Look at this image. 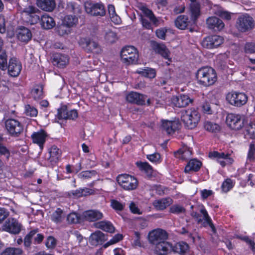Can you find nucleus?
Here are the masks:
<instances>
[{
	"label": "nucleus",
	"instance_id": "nucleus-3",
	"mask_svg": "<svg viewBox=\"0 0 255 255\" xmlns=\"http://www.w3.org/2000/svg\"><path fill=\"white\" fill-rule=\"evenodd\" d=\"M191 216L194 218L197 224H201L202 226L205 228L209 226L211 228L213 234H215L217 233L216 228L204 206H203L201 208L199 212L196 211L192 212Z\"/></svg>",
	"mask_w": 255,
	"mask_h": 255
},
{
	"label": "nucleus",
	"instance_id": "nucleus-4",
	"mask_svg": "<svg viewBox=\"0 0 255 255\" xmlns=\"http://www.w3.org/2000/svg\"><path fill=\"white\" fill-rule=\"evenodd\" d=\"M119 186L126 191L135 190L138 186V180L134 176L127 173L119 174L116 178Z\"/></svg>",
	"mask_w": 255,
	"mask_h": 255
},
{
	"label": "nucleus",
	"instance_id": "nucleus-43",
	"mask_svg": "<svg viewBox=\"0 0 255 255\" xmlns=\"http://www.w3.org/2000/svg\"><path fill=\"white\" fill-rule=\"evenodd\" d=\"M204 127L205 130L212 133L219 132L221 130V127L218 124L209 121L204 123Z\"/></svg>",
	"mask_w": 255,
	"mask_h": 255
},
{
	"label": "nucleus",
	"instance_id": "nucleus-60",
	"mask_svg": "<svg viewBox=\"0 0 255 255\" xmlns=\"http://www.w3.org/2000/svg\"><path fill=\"white\" fill-rule=\"evenodd\" d=\"M255 145L253 143H251L249 146V149L248 152L247 158L250 161H254L255 159Z\"/></svg>",
	"mask_w": 255,
	"mask_h": 255
},
{
	"label": "nucleus",
	"instance_id": "nucleus-1",
	"mask_svg": "<svg viewBox=\"0 0 255 255\" xmlns=\"http://www.w3.org/2000/svg\"><path fill=\"white\" fill-rule=\"evenodd\" d=\"M196 76L198 83L206 87L213 85L217 79L215 69L211 67L200 68L197 71Z\"/></svg>",
	"mask_w": 255,
	"mask_h": 255
},
{
	"label": "nucleus",
	"instance_id": "nucleus-57",
	"mask_svg": "<svg viewBox=\"0 0 255 255\" xmlns=\"http://www.w3.org/2000/svg\"><path fill=\"white\" fill-rule=\"evenodd\" d=\"M81 163L79 162L78 163V166L77 167H74L71 165L68 164L66 166L65 169L66 171V173L71 174L73 173H77L79 172L81 169Z\"/></svg>",
	"mask_w": 255,
	"mask_h": 255
},
{
	"label": "nucleus",
	"instance_id": "nucleus-35",
	"mask_svg": "<svg viewBox=\"0 0 255 255\" xmlns=\"http://www.w3.org/2000/svg\"><path fill=\"white\" fill-rule=\"evenodd\" d=\"M87 12L93 16H104L106 13V10L103 4L96 3L91 5Z\"/></svg>",
	"mask_w": 255,
	"mask_h": 255
},
{
	"label": "nucleus",
	"instance_id": "nucleus-49",
	"mask_svg": "<svg viewBox=\"0 0 255 255\" xmlns=\"http://www.w3.org/2000/svg\"><path fill=\"white\" fill-rule=\"evenodd\" d=\"M3 139L2 136L0 135V156H4L6 159L8 160L10 152L9 149L2 143Z\"/></svg>",
	"mask_w": 255,
	"mask_h": 255
},
{
	"label": "nucleus",
	"instance_id": "nucleus-38",
	"mask_svg": "<svg viewBox=\"0 0 255 255\" xmlns=\"http://www.w3.org/2000/svg\"><path fill=\"white\" fill-rule=\"evenodd\" d=\"M30 93L35 100L42 99L44 97L43 85L41 84L34 85L31 90Z\"/></svg>",
	"mask_w": 255,
	"mask_h": 255
},
{
	"label": "nucleus",
	"instance_id": "nucleus-21",
	"mask_svg": "<svg viewBox=\"0 0 255 255\" xmlns=\"http://www.w3.org/2000/svg\"><path fill=\"white\" fill-rule=\"evenodd\" d=\"M48 136L47 132L43 129H40L36 132H33L31 138L33 143L37 144L40 149L42 150Z\"/></svg>",
	"mask_w": 255,
	"mask_h": 255
},
{
	"label": "nucleus",
	"instance_id": "nucleus-30",
	"mask_svg": "<svg viewBox=\"0 0 255 255\" xmlns=\"http://www.w3.org/2000/svg\"><path fill=\"white\" fill-rule=\"evenodd\" d=\"M172 243L167 242H162L156 244L155 248V253L158 255H167L170 252Z\"/></svg>",
	"mask_w": 255,
	"mask_h": 255
},
{
	"label": "nucleus",
	"instance_id": "nucleus-64",
	"mask_svg": "<svg viewBox=\"0 0 255 255\" xmlns=\"http://www.w3.org/2000/svg\"><path fill=\"white\" fill-rule=\"evenodd\" d=\"M9 212L4 208H0V223H1L9 216Z\"/></svg>",
	"mask_w": 255,
	"mask_h": 255
},
{
	"label": "nucleus",
	"instance_id": "nucleus-61",
	"mask_svg": "<svg viewBox=\"0 0 255 255\" xmlns=\"http://www.w3.org/2000/svg\"><path fill=\"white\" fill-rule=\"evenodd\" d=\"M139 19L143 27L147 29H152V24L147 18L145 17L142 15H140Z\"/></svg>",
	"mask_w": 255,
	"mask_h": 255
},
{
	"label": "nucleus",
	"instance_id": "nucleus-14",
	"mask_svg": "<svg viewBox=\"0 0 255 255\" xmlns=\"http://www.w3.org/2000/svg\"><path fill=\"white\" fill-rule=\"evenodd\" d=\"M168 238V234L167 232L159 228L153 230L148 234L149 240L153 244L164 242Z\"/></svg>",
	"mask_w": 255,
	"mask_h": 255
},
{
	"label": "nucleus",
	"instance_id": "nucleus-10",
	"mask_svg": "<svg viewBox=\"0 0 255 255\" xmlns=\"http://www.w3.org/2000/svg\"><path fill=\"white\" fill-rule=\"evenodd\" d=\"M245 121V119L240 114L229 113L226 116V123L231 129L239 130L244 127Z\"/></svg>",
	"mask_w": 255,
	"mask_h": 255
},
{
	"label": "nucleus",
	"instance_id": "nucleus-39",
	"mask_svg": "<svg viewBox=\"0 0 255 255\" xmlns=\"http://www.w3.org/2000/svg\"><path fill=\"white\" fill-rule=\"evenodd\" d=\"M96 226L97 228L110 233H114L115 230L114 226L109 221H102L98 222L96 224Z\"/></svg>",
	"mask_w": 255,
	"mask_h": 255
},
{
	"label": "nucleus",
	"instance_id": "nucleus-5",
	"mask_svg": "<svg viewBox=\"0 0 255 255\" xmlns=\"http://www.w3.org/2000/svg\"><path fill=\"white\" fill-rule=\"evenodd\" d=\"M42 14L37 7L29 5L22 10V18L25 23L34 25L40 22Z\"/></svg>",
	"mask_w": 255,
	"mask_h": 255
},
{
	"label": "nucleus",
	"instance_id": "nucleus-36",
	"mask_svg": "<svg viewBox=\"0 0 255 255\" xmlns=\"http://www.w3.org/2000/svg\"><path fill=\"white\" fill-rule=\"evenodd\" d=\"M49 159L50 162H57L61 157V151L57 146L53 145L49 149Z\"/></svg>",
	"mask_w": 255,
	"mask_h": 255
},
{
	"label": "nucleus",
	"instance_id": "nucleus-22",
	"mask_svg": "<svg viewBox=\"0 0 255 255\" xmlns=\"http://www.w3.org/2000/svg\"><path fill=\"white\" fill-rule=\"evenodd\" d=\"M146 97L136 92H130L127 95L126 100L129 103L142 106L145 104Z\"/></svg>",
	"mask_w": 255,
	"mask_h": 255
},
{
	"label": "nucleus",
	"instance_id": "nucleus-26",
	"mask_svg": "<svg viewBox=\"0 0 255 255\" xmlns=\"http://www.w3.org/2000/svg\"><path fill=\"white\" fill-rule=\"evenodd\" d=\"M206 23L209 29L215 31H220L225 26L223 21L216 16H211L207 18Z\"/></svg>",
	"mask_w": 255,
	"mask_h": 255
},
{
	"label": "nucleus",
	"instance_id": "nucleus-37",
	"mask_svg": "<svg viewBox=\"0 0 255 255\" xmlns=\"http://www.w3.org/2000/svg\"><path fill=\"white\" fill-rule=\"evenodd\" d=\"M192 155V150L190 148L183 147L175 152V156L182 160H187Z\"/></svg>",
	"mask_w": 255,
	"mask_h": 255
},
{
	"label": "nucleus",
	"instance_id": "nucleus-56",
	"mask_svg": "<svg viewBox=\"0 0 255 255\" xmlns=\"http://www.w3.org/2000/svg\"><path fill=\"white\" fill-rule=\"evenodd\" d=\"M105 39L107 42L110 43H113L115 42L117 39V35L116 33L110 31L106 33L105 35Z\"/></svg>",
	"mask_w": 255,
	"mask_h": 255
},
{
	"label": "nucleus",
	"instance_id": "nucleus-23",
	"mask_svg": "<svg viewBox=\"0 0 255 255\" xmlns=\"http://www.w3.org/2000/svg\"><path fill=\"white\" fill-rule=\"evenodd\" d=\"M171 251L174 254L179 255H186L190 252V247L186 242L181 241L172 244Z\"/></svg>",
	"mask_w": 255,
	"mask_h": 255
},
{
	"label": "nucleus",
	"instance_id": "nucleus-34",
	"mask_svg": "<svg viewBox=\"0 0 255 255\" xmlns=\"http://www.w3.org/2000/svg\"><path fill=\"white\" fill-rule=\"evenodd\" d=\"M37 6L43 10L52 11L55 7V0H36Z\"/></svg>",
	"mask_w": 255,
	"mask_h": 255
},
{
	"label": "nucleus",
	"instance_id": "nucleus-42",
	"mask_svg": "<svg viewBox=\"0 0 255 255\" xmlns=\"http://www.w3.org/2000/svg\"><path fill=\"white\" fill-rule=\"evenodd\" d=\"M22 249L15 247H7L0 253V255H22Z\"/></svg>",
	"mask_w": 255,
	"mask_h": 255
},
{
	"label": "nucleus",
	"instance_id": "nucleus-17",
	"mask_svg": "<svg viewBox=\"0 0 255 255\" xmlns=\"http://www.w3.org/2000/svg\"><path fill=\"white\" fill-rule=\"evenodd\" d=\"M7 69L10 76L15 77L20 74L22 69V64L17 58L11 57L9 59Z\"/></svg>",
	"mask_w": 255,
	"mask_h": 255
},
{
	"label": "nucleus",
	"instance_id": "nucleus-46",
	"mask_svg": "<svg viewBox=\"0 0 255 255\" xmlns=\"http://www.w3.org/2000/svg\"><path fill=\"white\" fill-rule=\"evenodd\" d=\"M7 55L5 50L0 52V69L1 71L7 70Z\"/></svg>",
	"mask_w": 255,
	"mask_h": 255
},
{
	"label": "nucleus",
	"instance_id": "nucleus-41",
	"mask_svg": "<svg viewBox=\"0 0 255 255\" xmlns=\"http://www.w3.org/2000/svg\"><path fill=\"white\" fill-rule=\"evenodd\" d=\"M78 17L75 15H67L63 18L62 22L68 26L69 28L76 25L78 23Z\"/></svg>",
	"mask_w": 255,
	"mask_h": 255
},
{
	"label": "nucleus",
	"instance_id": "nucleus-19",
	"mask_svg": "<svg viewBox=\"0 0 255 255\" xmlns=\"http://www.w3.org/2000/svg\"><path fill=\"white\" fill-rule=\"evenodd\" d=\"M135 165L139 171L145 174L147 179L151 180L155 177L153 168L148 162L138 161L136 162Z\"/></svg>",
	"mask_w": 255,
	"mask_h": 255
},
{
	"label": "nucleus",
	"instance_id": "nucleus-31",
	"mask_svg": "<svg viewBox=\"0 0 255 255\" xmlns=\"http://www.w3.org/2000/svg\"><path fill=\"white\" fill-rule=\"evenodd\" d=\"M191 19L195 24L201 15V4L199 2H191L190 4Z\"/></svg>",
	"mask_w": 255,
	"mask_h": 255
},
{
	"label": "nucleus",
	"instance_id": "nucleus-29",
	"mask_svg": "<svg viewBox=\"0 0 255 255\" xmlns=\"http://www.w3.org/2000/svg\"><path fill=\"white\" fill-rule=\"evenodd\" d=\"M83 216L84 219L89 222H95L102 219L103 217V213L96 210L85 211L83 212Z\"/></svg>",
	"mask_w": 255,
	"mask_h": 255
},
{
	"label": "nucleus",
	"instance_id": "nucleus-63",
	"mask_svg": "<svg viewBox=\"0 0 255 255\" xmlns=\"http://www.w3.org/2000/svg\"><path fill=\"white\" fill-rule=\"evenodd\" d=\"M245 51L247 53H255V44L253 42H248L245 46Z\"/></svg>",
	"mask_w": 255,
	"mask_h": 255
},
{
	"label": "nucleus",
	"instance_id": "nucleus-32",
	"mask_svg": "<svg viewBox=\"0 0 255 255\" xmlns=\"http://www.w3.org/2000/svg\"><path fill=\"white\" fill-rule=\"evenodd\" d=\"M202 165V163L200 160L197 159H191L185 166L184 172L186 173L197 172L200 169Z\"/></svg>",
	"mask_w": 255,
	"mask_h": 255
},
{
	"label": "nucleus",
	"instance_id": "nucleus-51",
	"mask_svg": "<svg viewBox=\"0 0 255 255\" xmlns=\"http://www.w3.org/2000/svg\"><path fill=\"white\" fill-rule=\"evenodd\" d=\"M25 113L28 116L36 117L38 115V110L34 107L27 104L25 106Z\"/></svg>",
	"mask_w": 255,
	"mask_h": 255
},
{
	"label": "nucleus",
	"instance_id": "nucleus-6",
	"mask_svg": "<svg viewBox=\"0 0 255 255\" xmlns=\"http://www.w3.org/2000/svg\"><path fill=\"white\" fill-rule=\"evenodd\" d=\"M121 58L126 64H136L138 59V52L133 46H127L122 48L121 51Z\"/></svg>",
	"mask_w": 255,
	"mask_h": 255
},
{
	"label": "nucleus",
	"instance_id": "nucleus-28",
	"mask_svg": "<svg viewBox=\"0 0 255 255\" xmlns=\"http://www.w3.org/2000/svg\"><path fill=\"white\" fill-rule=\"evenodd\" d=\"M90 243L93 246H97L102 245L108 240L107 236L100 231H97L92 233L90 237Z\"/></svg>",
	"mask_w": 255,
	"mask_h": 255
},
{
	"label": "nucleus",
	"instance_id": "nucleus-11",
	"mask_svg": "<svg viewBox=\"0 0 255 255\" xmlns=\"http://www.w3.org/2000/svg\"><path fill=\"white\" fill-rule=\"evenodd\" d=\"M226 100L230 105L241 107L247 103L248 96L243 92L232 91L227 95Z\"/></svg>",
	"mask_w": 255,
	"mask_h": 255
},
{
	"label": "nucleus",
	"instance_id": "nucleus-27",
	"mask_svg": "<svg viewBox=\"0 0 255 255\" xmlns=\"http://www.w3.org/2000/svg\"><path fill=\"white\" fill-rule=\"evenodd\" d=\"M191 21L187 15H180L175 20V26L181 30L189 28L190 31H192V29L189 27Z\"/></svg>",
	"mask_w": 255,
	"mask_h": 255
},
{
	"label": "nucleus",
	"instance_id": "nucleus-59",
	"mask_svg": "<svg viewBox=\"0 0 255 255\" xmlns=\"http://www.w3.org/2000/svg\"><path fill=\"white\" fill-rule=\"evenodd\" d=\"M185 209L182 206L179 205H173L169 209V212L171 213L175 214H179L182 213H184Z\"/></svg>",
	"mask_w": 255,
	"mask_h": 255
},
{
	"label": "nucleus",
	"instance_id": "nucleus-47",
	"mask_svg": "<svg viewBox=\"0 0 255 255\" xmlns=\"http://www.w3.org/2000/svg\"><path fill=\"white\" fill-rule=\"evenodd\" d=\"M170 203L168 201V199L167 198H163L161 200H158L155 201L154 203V206L155 207L159 210H163L166 209L168 206H169Z\"/></svg>",
	"mask_w": 255,
	"mask_h": 255
},
{
	"label": "nucleus",
	"instance_id": "nucleus-9",
	"mask_svg": "<svg viewBox=\"0 0 255 255\" xmlns=\"http://www.w3.org/2000/svg\"><path fill=\"white\" fill-rule=\"evenodd\" d=\"M80 46L88 53L100 54L102 48L98 42L89 37L82 38L80 39Z\"/></svg>",
	"mask_w": 255,
	"mask_h": 255
},
{
	"label": "nucleus",
	"instance_id": "nucleus-50",
	"mask_svg": "<svg viewBox=\"0 0 255 255\" xmlns=\"http://www.w3.org/2000/svg\"><path fill=\"white\" fill-rule=\"evenodd\" d=\"M137 73L144 77L149 78H154L156 76V71L155 69L151 68L142 69L141 71H138Z\"/></svg>",
	"mask_w": 255,
	"mask_h": 255
},
{
	"label": "nucleus",
	"instance_id": "nucleus-24",
	"mask_svg": "<svg viewBox=\"0 0 255 255\" xmlns=\"http://www.w3.org/2000/svg\"><path fill=\"white\" fill-rule=\"evenodd\" d=\"M69 62L68 55L60 53H55L52 55V63L54 66L59 68H64L68 65Z\"/></svg>",
	"mask_w": 255,
	"mask_h": 255
},
{
	"label": "nucleus",
	"instance_id": "nucleus-48",
	"mask_svg": "<svg viewBox=\"0 0 255 255\" xmlns=\"http://www.w3.org/2000/svg\"><path fill=\"white\" fill-rule=\"evenodd\" d=\"M234 186L233 180L229 178L226 179L222 183L221 190L223 192L227 193Z\"/></svg>",
	"mask_w": 255,
	"mask_h": 255
},
{
	"label": "nucleus",
	"instance_id": "nucleus-54",
	"mask_svg": "<svg viewBox=\"0 0 255 255\" xmlns=\"http://www.w3.org/2000/svg\"><path fill=\"white\" fill-rule=\"evenodd\" d=\"M123 236L122 234H117L115 235L112 239H111L109 241L105 244L103 246L104 248H107L109 246L115 244L119 241L123 240Z\"/></svg>",
	"mask_w": 255,
	"mask_h": 255
},
{
	"label": "nucleus",
	"instance_id": "nucleus-55",
	"mask_svg": "<svg viewBox=\"0 0 255 255\" xmlns=\"http://www.w3.org/2000/svg\"><path fill=\"white\" fill-rule=\"evenodd\" d=\"M111 206L117 212L123 211L125 207L124 205L115 199H113L111 200Z\"/></svg>",
	"mask_w": 255,
	"mask_h": 255
},
{
	"label": "nucleus",
	"instance_id": "nucleus-13",
	"mask_svg": "<svg viewBox=\"0 0 255 255\" xmlns=\"http://www.w3.org/2000/svg\"><path fill=\"white\" fill-rule=\"evenodd\" d=\"M224 39L222 36L212 35L205 37L202 42V46L207 49L217 48L223 43Z\"/></svg>",
	"mask_w": 255,
	"mask_h": 255
},
{
	"label": "nucleus",
	"instance_id": "nucleus-15",
	"mask_svg": "<svg viewBox=\"0 0 255 255\" xmlns=\"http://www.w3.org/2000/svg\"><path fill=\"white\" fill-rule=\"evenodd\" d=\"M193 102V99L190 98L188 95L184 94L173 96L171 98V102L173 106L177 108L186 107Z\"/></svg>",
	"mask_w": 255,
	"mask_h": 255
},
{
	"label": "nucleus",
	"instance_id": "nucleus-53",
	"mask_svg": "<svg viewBox=\"0 0 255 255\" xmlns=\"http://www.w3.org/2000/svg\"><path fill=\"white\" fill-rule=\"evenodd\" d=\"M56 29L57 33L60 36L68 34L70 32V28L63 22L61 24L58 25L56 27Z\"/></svg>",
	"mask_w": 255,
	"mask_h": 255
},
{
	"label": "nucleus",
	"instance_id": "nucleus-8",
	"mask_svg": "<svg viewBox=\"0 0 255 255\" xmlns=\"http://www.w3.org/2000/svg\"><path fill=\"white\" fill-rule=\"evenodd\" d=\"M5 127L8 134L14 137L19 136L23 131V124L14 119L6 120L5 122Z\"/></svg>",
	"mask_w": 255,
	"mask_h": 255
},
{
	"label": "nucleus",
	"instance_id": "nucleus-52",
	"mask_svg": "<svg viewBox=\"0 0 255 255\" xmlns=\"http://www.w3.org/2000/svg\"><path fill=\"white\" fill-rule=\"evenodd\" d=\"M146 158L150 162L155 164L160 163L162 161L161 155L158 152L146 155Z\"/></svg>",
	"mask_w": 255,
	"mask_h": 255
},
{
	"label": "nucleus",
	"instance_id": "nucleus-25",
	"mask_svg": "<svg viewBox=\"0 0 255 255\" xmlns=\"http://www.w3.org/2000/svg\"><path fill=\"white\" fill-rule=\"evenodd\" d=\"M17 38L21 42L27 43L32 38V33L30 29L23 26H19L16 30Z\"/></svg>",
	"mask_w": 255,
	"mask_h": 255
},
{
	"label": "nucleus",
	"instance_id": "nucleus-12",
	"mask_svg": "<svg viewBox=\"0 0 255 255\" xmlns=\"http://www.w3.org/2000/svg\"><path fill=\"white\" fill-rule=\"evenodd\" d=\"M78 116L77 110L75 109L68 110L67 106L63 105L57 110L56 117L59 120H75Z\"/></svg>",
	"mask_w": 255,
	"mask_h": 255
},
{
	"label": "nucleus",
	"instance_id": "nucleus-62",
	"mask_svg": "<svg viewBox=\"0 0 255 255\" xmlns=\"http://www.w3.org/2000/svg\"><path fill=\"white\" fill-rule=\"evenodd\" d=\"M96 173L97 172L95 170H86L81 172L80 175L84 178L89 179L95 176Z\"/></svg>",
	"mask_w": 255,
	"mask_h": 255
},
{
	"label": "nucleus",
	"instance_id": "nucleus-40",
	"mask_svg": "<svg viewBox=\"0 0 255 255\" xmlns=\"http://www.w3.org/2000/svg\"><path fill=\"white\" fill-rule=\"evenodd\" d=\"M65 218V215L62 209L57 208L51 215V221L56 224H59L62 222Z\"/></svg>",
	"mask_w": 255,
	"mask_h": 255
},
{
	"label": "nucleus",
	"instance_id": "nucleus-20",
	"mask_svg": "<svg viewBox=\"0 0 255 255\" xmlns=\"http://www.w3.org/2000/svg\"><path fill=\"white\" fill-rule=\"evenodd\" d=\"M180 126L181 124L178 121L161 120V128L169 134L174 133L176 130L180 128Z\"/></svg>",
	"mask_w": 255,
	"mask_h": 255
},
{
	"label": "nucleus",
	"instance_id": "nucleus-2",
	"mask_svg": "<svg viewBox=\"0 0 255 255\" xmlns=\"http://www.w3.org/2000/svg\"><path fill=\"white\" fill-rule=\"evenodd\" d=\"M200 120V114L194 109L184 110L181 112V120L185 127L188 129H192L196 128Z\"/></svg>",
	"mask_w": 255,
	"mask_h": 255
},
{
	"label": "nucleus",
	"instance_id": "nucleus-58",
	"mask_svg": "<svg viewBox=\"0 0 255 255\" xmlns=\"http://www.w3.org/2000/svg\"><path fill=\"white\" fill-rule=\"evenodd\" d=\"M57 241L55 238L51 236H48L45 242V246L48 249H53L56 246Z\"/></svg>",
	"mask_w": 255,
	"mask_h": 255
},
{
	"label": "nucleus",
	"instance_id": "nucleus-45",
	"mask_svg": "<svg viewBox=\"0 0 255 255\" xmlns=\"http://www.w3.org/2000/svg\"><path fill=\"white\" fill-rule=\"evenodd\" d=\"M143 14L147 18H148L150 21H151L153 24H156L158 20L154 15L152 11L149 9L146 6H142L140 8Z\"/></svg>",
	"mask_w": 255,
	"mask_h": 255
},
{
	"label": "nucleus",
	"instance_id": "nucleus-18",
	"mask_svg": "<svg viewBox=\"0 0 255 255\" xmlns=\"http://www.w3.org/2000/svg\"><path fill=\"white\" fill-rule=\"evenodd\" d=\"M151 46L156 53L160 55L164 59H167L169 62L171 61V58L170 57V52L164 43L151 41Z\"/></svg>",
	"mask_w": 255,
	"mask_h": 255
},
{
	"label": "nucleus",
	"instance_id": "nucleus-44",
	"mask_svg": "<svg viewBox=\"0 0 255 255\" xmlns=\"http://www.w3.org/2000/svg\"><path fill=\"white\" fill-rule=\"evenodd\" d=\"M38 232V229H35L31 230L24 238L23 244L25 248H30L31 243L32 240L34 235Z\"/></svg>",
	"mask_w": 255,
	"mask_h": 255
},
{
	"label": "nucleus",
	"instance_id": "nucleus-7",
	"mask_svg": "<svg viewBox=\"0 0 255 255\" xmlns=\"http://www.w3.org/2000/svg\"><path fill=\"white\" fill-rule=\"evenodd\" d=\"M236 26L239 31L242 33L247 32L254 28L255 20L249 14H242L237 18Z\"/></svg>",
	"mask_w": 255,
	"mask_h": 255
},
{
	"label": "nucleus",
	"instance_id": "nucleus-16",
	"mask_svg": "<svg viewBox=\"0 0 255 255\" xmlns=\"http://www.w3.org/2000/svg\"><path fill=\"white\" fill-rule=\"evenodd\" d=\"M4 231L12 234H18L21 230V225L15 218L8 219L3 225Z\"/></svg>",
	"mask_w": 255,
	"mask_h": 255
},
{
	"label": "nucleus",
	"instance_id": "nucleus-33",
	"mask_svg": "<svg viewBox=\"0 0 255 255\" xmlns=\"http://www.w3.org/2000/svg\"><path fill=\"white\" fill-rule=\"evenodd\" d=\"M39 22L44 29H51L55 25L54 18L46 13L42 14Z\"/></svg>",
	"mask_w": 255,
	"mask_h": 255
}]
</instances>
